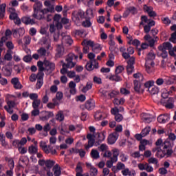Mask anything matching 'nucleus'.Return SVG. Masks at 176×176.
<instances>
[{"mask_svg":"<svg viewBox=\"0 0 176 176\" xmlns=\"http://www.w3.org/2000/svg\"><path fill=\"white\" fill-rule=\"evenodd\" d=\"M120 52H121L122 56L123 58L127 60V65H126V72L128 75H131L133 72H134V64H135V57L131 56L130 57V54H134V47L130 46L126 49L124 47H121L120 48Z\"/></svg>","mask_w":176,"mask_h":176,"instance_id":"nucleus-1","label":"nucleus"},{"mask_svg":"<svg viewBox=\"0 0 176 176\" xmlns=\"http://www.w3.org/2000/svg\"><path fill=\"white\" fill-rule=\"evenodd\" d=\"M47 21H52V19L54 20V23H55V27H56L57 30H61L63 25H68V27L71 26V23H69V19L63 17L61 18V15L58 14H56L54 17L52 14L47 15Z\"/></svg>","mask_w":176,"mask_h":176,"instance_id":"nucleus-2","label":"nucleus"},{"mask_svg":"<svg viewBox=\"0 0 176 176\" xmlns=\"http://www.w3.org/2000/svg\"><path fill=\"white\" fill-rule=\"evenodd\" d=\"M162 146H163V149L159 148L156 153L157 157H164V156L170 157L171 155H173V144L168 142V140H166Z\"/></svg>","mask_w":176,"mask_h":176,"instance_id":"nucleus-3","label":"nucleus"},{"mask_svg":"<svg viewBox=\"0 0 176 176\" xmlns=\"http://www.w3.org/2000/svg\"><path fill=\"white\" fill-rule=\"evenodd\" d=\"M78 56H75L73 53H69L65 58L66 63H63L62 67H66L70 69L74 68L76 65V62H74V58L78 60Z\"/></svg>","mask_w":176,"mask_h":176,"instance_id":"nucleus-4","label":"nucleus"},{"mask_svg":"<svg viewBox=\"0 0 176 176\" xmlns=\"http://www.w3.org/2000/svg\"><path fill=\"white\" fill-rule=\"evenodd\" d=\"M72 19L76 24H79V23L85 19V12L82 10L73 11L72 13Z\"/></svg>","mask_w":176,"mask_h":176,"instance_id":"nucleus-5","label":"nucleus"},{"mask_svg":"<svg viewBox=\"0 0 176 176\" xmlns=\"http://www.w3.org/2000/svg\"><path fill=\"white\" fill-rule=\"evenodd\" d=\"M46 14H47V10L43 9L34 11L32 17L36 20H45L46 19Z\"/></svg>","mask_w":176,"mask_h":176,"instance_id":"nucleus-6","label":"nucleus"},{"mask_svg":"<svg viewBox=\"0 0 176 176\" xmlns=\"http://www.w3.org/2000/svg\"><path fill=\"white\" fill-rule=\"evenodd\" d=\"M94 135L91 133H88L87 135V139L88 140V144L85 146V148L87 151H89L91 146H94V144H96V139L94 138Z\"/></svg>","mask_w":176,"mask_h":176,"instance_id":"nucleus-7","label":"nucleus"},{"mask_svg":"<svg viewBox=\"0 0 176 176\" xmlns=\"http://www.w3.org/2000/svg\"><path fill=\"white\" fill-rule=\"evenodd\" d=\"M64 54H65V48H64V45H63V44L56 45V53L55 57L56 58H61Z\"/></svg>","mask_w":176,"mask_h":176,"instance_id":"nucleus-8","label":"nucleus"},{"mask_svg":"<svg viewBox=\"0 0 176 176\" xmlns=\"http://www.w3.org/2000/svg\"><path fill=\"white\" fill-rule=\"evenodd\" d=\"M82 46H83L82 48V52L84 53V54H87V53H89V46H90L91 47V46H93V41L91 40H84L82 43H81Z\"/></svg>","mask_w":176,"mask_h":176,"instance_id":"nucleus-9","label":"nucleus"},{"mask_svg":"<svg viewBox=\"0 0 176 176\" xmlns=\"http://www.w3.org/2000/svg\"><path fill=\"white\" fill-rule=\"evenodd\" d=\"M44 67H45V71L49 74H52L56 69L54 63L46 60H44Z\"/></svg>","mask_w":176,"mask_h":176,"instance_id":"nucleus-10","label":"nucleus"},{"mask_svg":"<svg viewBox=\"0 0 176 176\" xmlns=\"http://www.w3.org/2000/svg\"><path fill=\"white\" fill-rule=\"evenodd\" d=\"M143 9L146 13H148L149 17H156V16H157V14H156V12L153 11V8L151 6L144 5Z\"/></svg>","mask_w":176,"mask_h":176,"instance_id":"nucleus-11","label":"nucleus"},{"mask_svg":"<svg viewBox=\"0 0 176 176\" xmlns=\"http://www.w3.org/2000/svg\"><path fill=\"white\" fill-rule=\"evenodd\" d=\"M106 134H107V132H105V131H103L100 133H97L98 138L96 141V146H97V145H100L101 144V142H102V141H104Z\"/></svg>","mask_w":176,"mask_h":176,"instance_id":"nucleus-12","label":"nucleus"},{"mask_svg":"<svg viewBox=\"0 0 176 176\" xmlns=\"http://www.w3.org/2000/svg\"><path fill=\"white\" fill-rule=\"evenodd\" d=\"M158 50L160 52L157 53L158 57H162L163 58H167V57H168V53L167 52V50H166L164 47L160 45L158 47Z\"/></svg>","mask_w":176,"mask_h":176,"instance_id":"nucleus-13","label":"nucleus"},{"mask_svg":"<svg viewBox=\"0 0 176 176\" xmlns=\"http://www.w3.org/2000/svg\"><path fill=\"white\" fill-rule=\"evenodd\" d=\"M162 102H165V107L168 109H173L174 108V98H168V100H162Z\"/></svg>","mask_w":176,"mask_h":176,"instance_id":"nucleus-14","label":"nucleus"},{"mask_svg":"<svg viewBox=\"0 0 176 176\" xmlns=\"http://www.w3.org/2000/svg\"><path fill=\"white\" fill-rule=\"evenodd\" d=\"M45 6H47V8H44V10H47V14L50 13H54V5L52 4L50 1H45L44 2Z\"/></svg>","mask_w":176,"mask_h":176,"instance_id":"nucleus-15","label":"nucleus"},{"mask_svg":"<svg viewBox=\"0 0 176 176\" xmlns=\"http://www.w3.org/2000/svg\"><path fill=\"white\" fill-rule=\"evenodd\" d=\"M11 83H12V85H13L14 87L16 89H23V85H21V83L19 80V78H17V77L12 78Z\"/></svg>","mask_w":176,"mask_h":176,"instance_id":"nucleus-16","label":"nucleus"},{"mask_svg":"<svg viewBox=\"0 0 176 176\" xmlns=\"http://www.w3.org/2000/svg\"><path fill=\"white\" fill-rule=\"evenodd\" d=\"M146 67V71L148 72V74H152L153 72V68L155 67V62L151 61V62H146L145 63Z\"/></svg>","mask_w":176,"mask_h":176,"instance_id":"nucleus-17","label":"nucleus"},{"mask_svg":"<svg viewBox=\"0 0 176 176\" xmlns=\"http://www.w3.org/2000/svg\"><path fill=\"white\" fill-rule=\"evenodd\" d=\"M170 120V116L167 114L160 115L157 118V122L159 123H166Z\"/></svg>","mask_w":176,"mask_h":176,"instance_id":"nucleus-18","label":"nucleus"},{"mask_svg":"<svg viewBox=\"0 0 176 176\" xmlns=\"http://www.w3.org/2000/svg\"><path fill=\"white\" fill-rule=\"evenodd\" d=\"M118 140V133H114L112 134H110L108 137V144H110V145H113V144H115L116 142V140Z\"/></svg>","mask_w":176,"mask_h":176,"instance_id":"nucleus-19","label":"nucleus"},{"mask_svg":"<svg viewBox=\"0 0 176 176\" xmlns=\"http://www.w3.org/2000/svg\"><path fill=\"white\" fill-rule=\"evenodd\" d=\"M21 21L22 23H23V24H26V25H28L30 24L32 25V24H35V19H31L28 16L22 17Z\"/></svg>","mask_w":176,"mask_h":176,"instance_id":"nucleus-20","label":"nucleus"},{"mask_svg":"<svg viewBox=\"0 0 176 176\" xmlns=\"http://www.w3.org/2000/svg\"><path fill=\"white\" fill-rule=\"evenodd\" d=\"M144 40L147 41L148 43V46H150V47H153L155 46V42H156L155 41V38H152V36H151V35L149 34H146V36H144Z\"/></svg>","mask_w":176,"mask_h":176,"instance_id":"nucleus-21","label":"nucleus"},{"mask_svg":"<svg viewBox=\"0 0 176 176\" xmlns=\"http://www.w3.org/2000/svg\"><path fill=\"white\" fill-rule=\"evenodd\" d=\"M156 58V54L153 52V50H151L150 52L147 54L146 58H145L146 62L151 63V61H153Z\"/></svg>","mask_w":176,"mask_h":176,"instance_id":"nucleus-22","label":"nucleus"},{"mask_svg":"<svg viewBox=\"0 0 176 176\" xmlns=\"http://www.w3.org/2000/svg\"><path fill=\"white\" fill-rule=\"evenodd\" d=\"M56 120H58V122H64L65 116H64V111H59L56 113L55 116Z\"/></svg>","mask_w":176,"mask_h":176,"instance_id":"nucleus-23","label":"nucleus"},{"mask_svg":"<svg viewBox=\"0 0 176 176\" xmlns=\"http://www.w3.org/2000/svg\"><path fill=\"white\" fill-rule=\"evenodd\" d=\"M109 79L113 82H122V77H120V76L116 73H115L113 75H111Z\"/></svg>","mask_w":176,"mask_h":176,"instance_id":"nucleus-24","label":"nucleus"},{"mask_svg":"<svg viewBox=\"0 0 176 176\" xmlns=\"http://www.w3.org/2000/svg\"><path fill=\"white\" fill-rule=\"evenodd\" d=\"M62 36H63V34H62ZM62 39H63V42H64L67 45H69V46H71V45L72 43H74V41L69 36H63Z\"/></svg>","mask_w":176,"mask_h":176,"instance_id":"nucleus-25","label":"nucleus"},{"mask_svg":"<svg viewBox=\"0 0 176 176\" xmlns=\"http://www.w3.org/2000/svg\"><path fill=\"white\" fill-rule=\"evenodd\" d=\"M134 85V90L136 91V93H140L141 90V81H139L138 80H135L133 81Z\"/></svg>","mask_w":176,"mask_h":176,"instance_id":"nucleus-26","label":"nucleus"},{"mask_svg":"<svg viewBox=\"0 0 176 176\" xmlns=\"http://www.w3.org/2000/svg\"><path fill=\"white\" fill-rule=\"evenodd\" d=\"M86 109H87L88 111H91V109H94L95 105H94V102H93V100H87L85 102V105Z\"/></svg>","mask_w":176,"mask_h":176,"instance_id":"nucleus-27","label":"nucleus"},{"mask_svg":"<svg viewBox=\"0 0 176 176\" xmlns=\"http://www.w3.org/2000/svg\"><path fill=\"white\" fill-rule=\"evenodd\" d=\"M53 171H54V175H55V176L61 175V170H60V165L56 164L55 166H54Z\"/></svg>","mask_w":176,"mask_h":176,"instance_id":"nucleus-28","label":"nucleus"},{"mask_svg":"<svg viewBox=\"0 0 176 176\" xmlns=\"http://www.w3.org/2000/svg\"><path fill=\"white\" fill-rule=\"evenodd\" d=\"M91 47H92V50L94 53H100V52L102 50L101 45L100 44H94V41H93V46H91Z\"/></svg>","mask_w":176,"mask_h":176,"instance_id":"nucleus-29","label":"nucleus"},{"mask_svg":"<svg viewBox=\"0 0 176 176\" xmlns=\"http://www.w3.org/2000/svg\"><path fill=\"white\" fill-rule=\"evenodd\" d=\"M9 12H11L10 14V20H16V18L19 17L17 13H16V10L14 8H10Z\"/></svg>","mask_w":176,"mask_h":176,"instance_id":"nucleus-30","label":"nucleus"},{"mask_svg":"<svg viewBox=\"0 0 176 176\" xmlns=\"http://www.w3.org/2000/svg\"><path fill=\"white\" fill-rule=\"evenodd\" d=\"M28 152L30 155H35L38 153V146L32 145L28 148Z\"/></svg>","mask_w":176,"mask_h":176,"instance_id":"nucleus-31","label":"nucleus"},{"mask_svg":"<svg viewBox=\"0 0 176 176\" xmlns=\"http://www.w3.org/2000/svg\"><path fill=\"white\" fill-rule=\"evenodd\" d=\"M42 3L41 1H37L33 6L34 12H38V10H42Z\"/></svg>","mask_w":176,"mask_h":176,"instance_id":"nucleus-32","label":"nucleus"},{"mask_svg":"<svg viewBox=\"0 0 176 176\" xmlns=\"http://www.w3.org/2000/svg\"><path fill=\"white\" fill-rule=\"evenodd\" d=\"M45 65V61H38L37 63V67L38 68V72H43V71H45V67H43Z\"/></svg>","mask_w":176,"mask_h":176,"instance_id":"nucleus-33","label":"nucleus"},{"mask_svg":"<svg viewBox=\"0 0 176 176\" xmlns=\"http://www.w3.org/2000/svg\"><path fill=\"white\" fill-rule=\"evenodd\" d=\"M91 156L93 159H100V153L97 150L92 149L91 151Z\"/></svg>","mask_w":176,"mask_h":176,"instance_id":"nucleus-34","label":"nucleus"},{"mask_svg":"<svg viewBox=\"0 0 176 176\" xmlns=\"http://www.w3.org/2000/svg\"><path fill=\"white\" fill-rule=\"evenodd\" d=\"M142 120L144 123H151L152 122V118L151 117H148V115L143 113L142 116Z\"/></svg>","mask_w":176,"mask_h":176,"instance_id":"nucleus-35","label":"nucleus"},{"mask_svg":"<svg viewBox=\"0 0 176 176\" xmlns=\"http://www.w3.org/2000/svg\"><path fill=\"white\" fill-rule=\"evenodd\" d=\"M54 164H56V162L54 160H48L45 161V166L47 168H52Z\"/></svg>","mask_w":176,"mask_h":176,"instance_id":"nucleus-36","label":"nucleus"},{"mask_svg":"<svg viewBox=\"0 0 176 176\" xmlns=\"http://www.w3.org/2000/svg\"><path fill=\"white\" fill-rule=\"evenodd\" d=\"M148 91L151 96H155V94H157L159 93V88L157 87H152L151 88L148 89Z\"/></svg>","mask_w":176,"mask_h":176,"instance_id":"nucleus-37","label":"nucleus"},{"mask_svg":"<svg viewBox=\"0 0 176 176\" xmlns=\"http://www.w3.org/2000/svg\"><path fill=\"white\" fill-rule=\"evenodd\" d=\"M6 137L3 133H0V142H1L2 146H6L8 142H6Z\"/></svg>","mask_w":176,"mask_h":176,"instance_id":"nucleus-38","label":"nucleus"},{"mask_svg":"<svg viewBox=\"0 0 176 176\" xmlns=\"http://www.w3.org/2000/svg\"><path fill=\"white\" fill-rule=\"evenodd\" d=\"M151 133V126H146L144 129L142 131V134L143 137H146L148 134Z\"/></svg>","mask_w":176,"mask_h":176,"instance_id":"nucleus-39","label":"nucleus"},{"mask_svg":"<svg viewBox=\"0 0 176 176\" xmlns=\"http://www.w3.org/2000/svg\"><path fill=\"white\" fill-rule=\"evenodd\" d=\"M37 53L38 54L39 56L41 57H43L46 56V49L45 47H41L39 50H38Z\"/></svg>","mask_w":176,"mask_h":176,"instance_id":"nucleus-40","label":"nucleus"},{"mask_svg":"<svg viewBox=\"0 0 176 176\" xmlns=\"http://www.w3.org/2000/svg\"><path fill=\"white\" fill-rule=\"evenodd\" d=\"M91 87H93V84L87 82L86 86L82 89V93H86L87 91H89V90H90Z\"/></svg>","mask_w":176,"mask_h":176,"instance_id":"nucleus-41","label":"nucleus"},{"mask_svg":"<svg viewBox=\"0 0 176 176\" xmlns=\"http://www.w3.org/2000/svg\"><path fill=\"white\" fill-rule=\"evenodd\" d=\"M148 164H155L157 166V164L159 163V160L155 157H151L148 160Z\"/></svg>","mask_w":176,"mask_h":176,"instance_id":"nucleus-42","label":"nucleus"},{"mask_svg":"<svg viewBox=\"0 0 176 176\" xmlns=\"http://www.w3.org/2000/svg\"><path fill=\"white\" fill-rule=\"evenodd\" d=\"M165 50H170V49H173V45L169 42L164 43L162 45Z\"/></svg>","mask_w":176,"mask_h":176,"instance_id":"nucleus-43","label":"nucleus"},{"mask_svg":"<svg viewBox=\"0 0 176 176\" xmlns=\"http://www.w3.org/2000/svg\"><path fill=\"white\" fill-rule=\"evenodd\" d=\"M133 78L138 79L139 82H142L144 79V76H142V74H141L140 73H136L133 74Z\"/></svg>","mask_w":176,"mask_h":176,"instance_id":"nucleus-44","label":"nucleus"},{"mask_svg":"<svg viewBox=\"0 0 176 176\" xmlns=\"http://www.w3.org/2000/svg\"><path fill=\"white\" fill-rule=\"evenodd\" d=\"M98 173V170H97V168H96L94 166H91L90 175L96 176Z\"/></svg>","mask_w":176,"mask_h":176,"instance_id":"nucleus-45","label":"nucleus"},{"mask_svg":"<svg viewBox=\"0 0 176 176\" xmlns=\"http://www.w3.org/2000/svg\"><path fill=\"white\" fill-rule=\"evenodd\" d=\"M41 105V100L37 99L36 100H34L32 102V107L34 109H38V107Z\"/></svg>","mask_w":176,"mask_h":176,"instance_id":"nucleus-46","label":"nucleus"},{"mask_svg":"<svg viewBox=\"0 0 176 176\" xmlns=\"http://www.w3.org/2000/svg\"><path fill=\"white\" fill-rule=\"evenodd\" d=\"M94 65V62H88L86 65V69L87 71H93L94 69V67L93 66Z\"/></svg>","mask_w":176,"mask_h":176,"instance_id":"nucleus-47","label":"nucleus"},{"mask_svg":"<svg viewBox=\"0 0 176 176\" xmlns=\"http://www.w3.org/2000/svg\"><path fill=\"white\" fill-rule=\"evenodd\" d=\"M122 175H124V176H127V175H129V176H131V171L130 170V169L129 168H125L124 169H123L122 170Z\"/></svg>","mask_w":176,"mask_h":176,"instance_id":"nucleus-48","label":"nucleus"},{"mask_svg":"<svg viewBox=\"0 0 176 176\" xmlns=\"http://www.w3.org/2000/svg\"><path fill=\"white\" fill-rule=\"evenodd\" d=\"M86 14L89 19H93L94 17V14L93 13V9L89 8L87 10Z\"/></svg>","mask_w":176,"mask_h":176,"instance_id":"nucleus-49","label":"nucleus"},{"mask_svg":"<svg viewBox=\"0 0 176 176\" xmlns=\"http://www.w3.org/2000/svg\"><path fill=\"white\" fill-rule=\"evenodd\" d=\"M163 24H165L166 25H169V24H171V20H170L169 17H164L161 19Z\"/></svg>","mask_w":176,"mask_h":176,"instance_id":"nucleus-50","label":"nucleus"},{"mask_svg":"<svg viewBox=\"0 0 176 176\" xmlns=\"http://www.w3.org/2000/svg\"><path fill=\"white\" fill-rule=\"evenodd\" d=\"M36 76L37 80H43V76H45V73H43V72H38Z\"/></svg>","mask_w":176,"mask_h":176,"instance_id":"nucleus-51","label":"nucleus"},{"mask_svg":"<svg viewBox=\"0 0 176 176\" xmlns=\"http://www.w3.org/2000/svg\"><path fill=\"white\" fill-rule=\"evenodd\" d=\"M123 71H124V67L123 66H118L116 68L115 74H117L119 75V74H122V72H123Z\"/></svg>","mask_w":176,"mask_h":176,"instance_id":"nucleus-52","label":"nucleus"},{"mask_svg":"<svg viewBox=\"0 0 176 176\" xmlns=\"http://www.w3.org/2000/svg\"><path fill=\"white\" fill-rule=\"evenodd\" d=\"M14 69L17 72V74H20L21 72V69H23V65H15L14 66Z\"/></svg>","mask_w":176,"mask_h":176,"instance_id":"nucleus-53","label":"nucleus"},{"mask_svg":"<svg viewBox=\"0 0 176 176\" xmlns=\"http://www.w3.org/2000/svg\"><path fill=\"white\" fill-rule=\"evenodd\" d=\"M119 91L113 90L111 93L108 94V96H110V98H115L116 96H118Z\"/></svg>","mask_w":176,"mask_h":176,"instance_id":"nucleus-54","label":"nucleus"},{"mask_svg":"<svg viewBox=\"0 0 176 176\" xmlns=\"http://www.w3.org/2000/svg\"><path fill=\"white\" fill-rule=\"evenodd\" d=\"M116 166L118 171H120V170H124L126 168V166L124 165V164L122 162H118Z\"/></svg>","mask_w":176,"mask_h":176,"instance_id":"nucleus-55","label":"nucleus"},{"mask_svg":"<svg viewBox=\"0 0 176 176\" xmlns=\"http://www.w3.org/2000/svg\"><path fill=\"white\" fill-rule=\"evenodd\" d=\"M88 58L90 59L89 61L92 63H96V55L93 54L92 52L88 54Z\"/></svg>","mask_w":176,"mask_h":176,"instance_id":"nucleus-56","label":"nucleus"},{"mask_svg":"<svg viewBox=\"0 0 176 176\" xmlns=\"http://www.w3.org/2000/svg\"><path fill=\"white\" fill-rule=\"evenodd\" d=\"M94 118L96 120H101V119H102V113L100 111H98L95 113Z\"/></svg>","mask_w":176,"mask_h":176,"instance_id":"nucleus-57","label":"nucleus"},{"mask_svg":"<svg viewBox=\"0 0 176 176\" xmlns=\"http://www.w3.org/2000/svg\"><path fill=\"white\" fill-rule=\"evenodd\" d=\"M115 120L118 122H122V120H123V116L120 113L116 114V116H115Z\"/></svg>","mask_w":176,"mask_h":176,"instance_id":"nucleus-58","label":"nucleus"},{"mask_svg":"<svg viewBox=\"0 0 176 176\" xmlns=\"http://www.w3.org/2000/svg\"><path fill=\"white\" fill-rule=\"evenodd\" d=\"M82 27L89 28L91 27V22H90V20L87 19L85 21H83L82 23Z\"/></svg>","mask_w":176,"mask_h":176,"instance_id":"nucleus-59","label":"nucleus"},{"mask_svg":"<svg viewBox=\"0 0 176 176\" xmlns=\"http://www.w3.org/2000/svg\"><path fill=\"white\" fill-rule=\"evenodd\" d=\"M148 164V163L145 162V163H140L138 165V167L139 168V170H146V165Z\"/></svg>","mask_w":176,"mask_h":176,"instance_id":"nucleus-60","label":"nucleus"},{"mask_svg":"<svg viewBox=\"0 0 176 176\" xmlns=\"http://www.w3.org/2000/svg\"><path fill=\"white\" fill-rule=\"evenodd\" d=\"M169 41L170 42H173V43H176V31L171 34Z\"/></svg>","mask_w":176,"mask_h":176,"instance_id":"nucleus-61","label":"nucleus"},{"mask_svg":"<svg viewBox=\"0 0 176 176\" xmlns=\"http://www.w3.org/2000/svg\"><path fill=\"white\" fill-rule=\"evenodd\" d=\"M3 74L5 76H10L12 75V69H4Z\"/></svg>","mask_w":176,"mask_h":176,"instance_id":"nucleus-62","label":"nucleus"},{"mask_svg":"<svg viewBox=\"0 0 176 176\" xmlns=\"http://www.w3.org/2000/svg\"><path fill=\"white\" fill-rule=\"evenodd\" d=\"M155 83V82L153 81H148L144 83V86L145 87H147V89H152V86L153 85V84Z\"/></svg>","mask_w":176,"mask_h":176,"instance_id":"nucleus-63","label":"nucleus"},{"mask_svg":"<svg viewBox=\"0 0 176 176\" xmlns=\"http://www.w3.org/2000/svg\"><path fill=\"white\" fill-rule=\"evenodd\" d=\"M40 111L38 109H34L33 111H32L31 112V115L32 116H38V115H39Z\"/></svg>","mask_w":176,"mask_h":176,"instance_id":"nucleus-64","label":"nucleus"}]
</instances>
